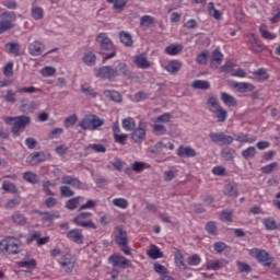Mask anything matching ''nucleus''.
I'll list each match as a JSON object with an SVG mask.
<instances>
[{
  "label": "nucleus",
  "mask_w": 280,
  "mask_h": 280,
  "mask_svg": "<svg viewBox=\"0 0 280 280\" xmlns=\"http://www.w3.org/2000/svg\"><path fill=\"white\" fill-rule=\"evenodd\" d=\"M4 121L9 126H12V121H13V127L11 129V132L14 135V137H19L22 130H25V128L30 126L32 118L30 116H15V117H7Z\"/></svg>",
  "instance_id": "nucleus-1"
},
{
  "label": "nucleus",
  "mask_w": 280,
  "mask_h": 280,
  "mask_svg": "<svg viewBox=\"0 0 280 280\" xmlns=\"http://www.w3.org/2000/svg\"><path fill=\"white\" fill-rule=\"evenodd\" d=\"M21 244L16 242V237L8 236L4 240L0 241V253L2 255H19Z\"/></svg>",
  "instance_id": "nucleus-2"
},
{
  "label": "nucleus",
  "mask_w": 280,
  "mask_h": 280,
  "mask_svg": "<svg viewBox=\"0 0 280 280\" xmlns=\"http://www.w3.org/2000/svg\"><path fill=\"white\" fill-rule=\"evenodd\" d=\"M14 21H16V13L14 11L0 13V36L14 30Z\"/></svg>",
  "instance_id": "nucleus-3"
},
{
  "label": "nucleus",
  "mask_w": 280,
  "mask_h": 280,
  "mask_svg": "<svg viewBox=\"0 0 280 280\" xmlns=\"http://www.w3.org/2000/svg\"><path fill=\"white\" fill-rule=\"evenodd\" d=\"M106 121L103 118L95 114H91L88 117L83 118L79 126L82 130H97V128H102Z\"/></svg>",
  "instance_id": "nucleus-4"
},
{
  "label": "nucleus",
  "mask_w": 280,
  "mask_h": 280,
  "mask_svg": "<svg viewBox=\"0 0 280 280\" xmlns=\"http://www.w3.org/2000/svg\"><path fill=\"white\" fill-rule=\"evenodd\" d=\"M249 255L255 257L260 264H264V266H267L268 268L271 266L275 268V265L272 264L273 258L266 252V249L253 248L249 250Z\"/></svg>",
  "instance_id": "nucleus-5"
},
{
  "label": "nucleus",
  "mask_w": 280,
  "mask_h": 280,
  "mask_svg": "<svg viewBox=\"0 0 280 280\" xmlns=\"http://www.w3.org/2000/svg\"><path fill=\"white\" fill-rule=\"evenodd\" d=\"M93 213L91 212H81L75 215L74 219H72L73 224H77V226H82V229H97V225L93 223V221H88L89 218H91Z\"/></svg>",
  "instance_id": "nucleus-6"
},
{
  "label": "nucleus",
  "mask_w": 280,
  "mask_h": 280,
  "mask_svg": "<svg viewBox=\"0 0 280 280\" xmlns=\"http://www.w3.org/2000/svg\"><path fill=\"white\" fill-rule=\"evenodd\" d=\"M209 138L212 143L221 147L231 145V143L234 141L232 136L224 135V132H210Z\"/></svg>",
  "instance_id": "nucleus-7"
},
{
  "label": "nucleus",
  "mask_w": 280,
  "mask_h": 280,
  "mask_svg": "<svg viewBox=\"0 0 280 280\" xmlns=\"http://www.w3.org/2000/svg\"><path fill=\"white\" fill-rule=\"evenodd\" d=\"M51 159V154L45 153L43 151L33 152L26 158V163L28 165H38V163H43L45 161H49Z\"/></svg>",
  "instance_id": "nucleus-8"
},
{
  "label": "nucleus",
  "mask_w": 280,
  "mask_h": 280,
  "mask_svg": "<svg viewBox=\"0 0 280 280\" xmlns=\"http://www.w3.org/2000/svg\"><path fill=\"white\" fill-rule=\"evenodd\" d=\"M114 78H127L128 80H132V72H130V68H128V63L118 61L117 66L113 68Z\"/></svg>",
  "instance_id": "nucleus-9"
},
{
  "label": "nucleus",
  "mask_w": 280,
  "mask_h": 280,
  "mask_svg": "<svg viewBox=\"0 0 280 280\" xmlns=\"http://www.w3.org/2000/svg\"><path fill=\"white\" fill-rule=\"evenodd\" d=\"M96 43L100 44L102 51H113V40L108 38V34L106 33H100L96 36Z\"/></svg>",
  "instance_id": "nucleus-10"
},
{
  "label": "nucleus",
  "mask_w": 280,
  "mask_h": 280,
  "mask_svg": "<svg viewBox=\"0 0 280 280\" xmlns=\"http://www.w3.org/2000/svg\"><path fill=\"white\" fill-rule=\"evenodd\" d=\"M109 261L113 264L115 268H122V269L132 268V262L126 259V257L124 256L112 255L109 257Z\"/></svg>",
  "instance_id": "nucleus-11"
},
{
  "label": "nucleus",
  "mask_w": 280,
  "mask_h": 280,
  "mask_svg": "<svg viewBox=\"0 0 280 280\" xmlns=\"http://www.w3.org/2000/svg\"><path fill=\"white\" fill-rule=\"evenodd\" d=\"M61 267L65 270V272H73V268H75V256L71 254L63 255Z\"/></svg>",
  "instance_id": "nucleus-12"
},
{
  "label": "nucleus",
  "mask_w": 280,
  "mask_h": 280,
  "mask_svg": "<svg viewBox=\"0 0 280 280\" xmlns=\"http://www.w3.org/2000/svg\"><path fill=\"white\" fill-rule=\"evenodd\" d=\"M115 242L118 246H126L128 244V232L121 226L115 229Z\"/></svg>",
  "instance_id": "nucleus-13"
},
{
  "label": "nucleus",
  "mask_w": 280,
  "mask_h": 280,
  "mask_svg": "<svg viewBox=\"0 0 280 280\" xmlns=\"http://www.w3.org/2000/svg\"><path fill=\"white\" fill-rule=\"evenodd\" d=\"M96 78H102L103 80H115V73L113 67L110 66H103L97 69Z\"/></svg>",
  "instance_id": "nucleus-14"
},
{
  "label": "nucleus",
  "mask_w": 280,
  "mask_h": 280,
  "mask_svg": "<svg viewBox=\"0 0 280 280\" xmlns=\"http://www.w3.org/2000/svg\"><path fill=\"white\" fill-rule=\"evenodd\" d=\"M45 51V44L38 39L28 44V54L31 56H40Z\"/></svg>",
  "instance_id": "nucleus-15"
},
{
  "label": "nucleus",
  "mask_w": 280,
  "mask_h": 280,
  "mask_svg": "<svg viewBox=\"0 0 280 280\" xmlns=\"http://www.w3.org/2000/svg\"><path fill=\"white\" fill-rule=\"evenodd\" d=\"M131 139L136 143H141L145 139V122H139V127L132 132Z\"/></svg>",
  "instance_id": "nucleus-16"
},
{
  "label": "nucleus",
  "mask_w": 280,
  "mask_h": 280,
  "mask_svg": "<svg viewBox=\"0 0 280 280\" xmlns=\"http://www.w3.org/2000/svg\"><path fill=\"white\" fill-rule=\"evenodd\" d=\"M67 237L70 242H74V244H84V234H82V230L73 229L67 233Z\"/></svg>",
  "instance_id": "nucleus-17"
},
{
  "label": "nucleus",
  "mask_w": 280,
  "mask_h": 280,
  "mask_svg": "<svg viewBox=\"0 0 280 280\" xmlns=\"http://www.w3.org/2000/svg\"><path fill=\"white\" fill-rule=\"evenodd\" d=\"M177 156H179V159H194L195 156H198V152L190 147L180 145L177 149Z\"/></svg>",
  "instance_id": "nucleus-18"
},
{
  "label": "nucleus",
  "mask_w": 280,
  "mask_h": 280,
  "mask_svg": "<svg viewBox=\"0 0 280 280\" xmlns=\"http://www.w3.org/2000/svg\"><path fill=\"white\" fill-rule=\"evenodd\" d=\"M31 16L35 21H43V19H45V11L43 10V8L33 3L31 8Z\"/></svg>",
  "instance_id": "nucleus-19"
},
{
  "label": "nucleus",
  "mask_w": 280,
  "mask_h": 280,
  "mask_svg": "<svg viewBox=\"0 0 280 280\" xmlns=\"http://www.w3.org/2000/svg\"><path fill=\"white\" fill-rule=\"evenodd\" d=\"M120 43L125 45V47H132L135 45V40H132V35L126 31H121L119 33Z\"/></svg>",
  "instance_id": "nucleus-20"
},
{
  "label": "nucleus",
  "mask_w": 280,
  "mask_h": 280,
  "mask_svg": "<svg viewBox=\"0 0 280 280\" xmlns=\"http://www.w3.org/2000/svg\"><path fill=\"white\" fill-rule=\"evenodd\" d=\"M234 89L238 91V93H250V91H255V85L252 83L241 82L235 83Z\"/></svg>",
  "instance_id": "nucleus-21"
},
{
  "label": "nucleus",
  "mask_w": 280,
  "mask_h": 280,
  "mask_svg": "<svg viewBox=\"0 0 280 280\" xmlns=\"http://www.w3.org/2000/svg\"><path fill=\"white\" fill-rule=\"evenodd\" d=\"M183 63L178 60H172L165 66V70L168 73H178V71L182 69Z\"/></svg>",
  "instance_id": "nucleus-22"
},
{
  "label": "nucleus",
  "mask_w": 280,
  "mask_h": 280,
  "mask_svg": "<svg viewBox=\"0 0 280 280\" xmlns=\"http://www.w3.org/2000/svg\"><path fill=\"white\" fill-rule=\"evenodd\" d=\"M135 63L137 67H139V69H150V67H152V63H150L148 58H145L143 55L136 56Z\"/></svg>",
  "instance_id": "nucleus-23"
},
{
  "label": "nucleus",
  "mask_w": 280,
  "mask_h": 280,
  "mask_svg": "<svg viewBox=\"0 0 280 280\" xmlns=\"http://www.w3.org/2000/svg\"><path fill=\"white\" fill-rule=\"evenodd\" d=\"M223 194L229 198H237V184H226Z\"/></svg>",
  "instance_id": "nucleus-24"
},
{
  "label": "nucleus",
  "mask_w": 280,
  "mask_h": 280,
  "mask_svg": "<svg viewBox=\"0 0 280 280\" xmlns=\"http://www.w3.org/2000/svg\"><path fill=\"white\" fill-rule=\"evenodd\" d=\"M207 106H208V110H210V113H213V112L218 110V108L221 107L220 102L213 95L208 96Z\"/></svg>",
  "instance_id": "nucleus-25"
},
{
  "label": "nucleus",
  "mask_w": 280,
  "mask_h": 280,
  "mask_svg": "<svg viewBox=\"0 0 280 280\" xmlns=\"http://www.w3.org/2000/svg\"><path fill=\"white\" fill-rule=\"evenodd\" d=\"M42 215V221L43 222H48L49 224H51V222H54L55 220H57L58 218H60V214L50 211V212H38Z\"/></svg>",
  "instance_id": "nucleus-26"
},
{
  "label": "nucleus",
  "mask_w": 280,
  "mask_h": 280,
  "mask_svg": "<svg viewBox=\"0 0 280 280\" xmlns=\"http://www.w3.org/2000/svg\"><path fill=\"white\" fill-rule=\"evenodd\" d=\"M249 44L252 45L254 51H256L257 54H261V51H264V45L259 43V39L255 37V34L249 35Z\"/></svg>",
  "instance_id": "nucleus-27"
},
{
  "label": "nucleus",
  "mask_w": 280,
  "mask_h": 280,
  "mask_svg": "<svg viewBox=\"0 0 280 280\" xmlns=\"http://www.w3.org/2000/svg\"><path fill=\"white\" fill-rule=\"evenodd\" d=\"M221 101L223 104H225V106H237V100L226 92L221 93Z\"/></svg>",
  "instance_id": "nucleus-28"
},
{
  "label": "nucleus",
  "mask_w": 280,
  "mask_h": 280,
  "mask_svg": "<svg viewBox=\"0 0 280 280\" xmlns=\"http://www.w3.org/2000/svg\"><path fill=\"white\" fill-rule=\"evenodd\" d=\"M212 113H213V115H215L219 124H224L226 121L229 112H226V109H224L222 106L218 109H214V112H212Z\"/></svg>",
  "instance_id": "nucleus-29"
},
{
  "label": "nucleus",
  "mask_w": 280,
  "mask_h": 280,
  "mask_svg": "<svg viewBox=\"0 0 280 280\" xmlns=\"http://www.w3.org/2000/svg\"><path fill=\"white\" fill-rule=\"evenodd\" d=\"M122 128L127 132H132V130H135V128H137V122L135 121V118L128 117V118L122 119Z\"/></svg>",
  "instance_id": "nucleus-30"
},
{
  "label": "nucleus",
  "mask_w": 280,
  "mask_h": 280,
  "mask_svg": "<svg viewBox=\"0 0 280 280\" xmlns=\"http://www.w3.org/2000/svg\"><path fill=\"white\" fill-rule=\"evenodd\" d=\"M5 49L9 54H14L15 56H21V45L16 42H10L5 44Z\"/></svg>",
  "instance_id": "nucleus-31"
},
{
  "label": "nucleus",
  "mask_w": 280,
  "mask_h": 280,
  "mask_svg": "<svg viewBox=\"0 0 280 280\" xmlns=\"http://www.w3.org/2000/svg\"><path fill=\"white\" fill-rule=\"evenodd\" d=\"M103 94L105 95V97H109V100H112V102H121V94L117 91L114 90H105L103 92Z\"/></svg>",
  "instance_id": "nucleus-32"
},
{
  "label": "nucleus",
  "mask_w": 280,
  "mask_h": 280,
  "mask_svg": "<svg viewBox=\"0 0 280 280\" xmlns=\"http://www.w3.org/2000/svg\"><path fill=\"white\" fill-rule=\"evenodd\" d=\"M62 184L63 185H71L72 187H80V185H82V182H80V179L75 178V177H71L69 175H65L62 178Z\"/></svg>",
  "instance_id": "nucleus-33"
},
{
  "label": "nucleus",
  "mask_w": 280,
  "mask_h": 280,
  "mask_svg": "<svg viewBox=\"0 0 280 280\" xmlns=\"http://www.w3.org/2000/svg\"><path fill=\"white\" fill-rule=\"evenodd\" d=\"M191 86L192 89H198L200 91H208V89H211V83L205 80H196L192 82Z\"/></svg>",
  "instance_id": "nucleus-34"
},
{
  "label": "nucleus",
  "mask_w": 280,
  "mask_h": 280,
  "mask_svg": "<svg viewBox=\"0 0 280 280\" xmlns=\"http://www.w3.org/2000/svg\"><path fill=\"white\" fill-rule=\"evenodd\" d=\"M84 65H88V67H93L95 62L97 61V56L93 52H85L82 58Z\"/></svg>",
  "instance_id": "nucleus-35"
},
{
  "label": "nucleus",
  "mask_w": 280,
  "mask_h": 280,
  "mask_svg": "<svg viewBox=\"0 0 280 280\" xmlns=\"http://www.w3.org/2000/svg\"><path fill=\"white\" fill-rule=\"evenodd\" d=\"M267 27L268 26H266V24H261L259 26V32H260L261 38H265L266 40H275V38H277V36H275V34L270 33Z\"/></svg>",
  "instance_id": "nucleus-36"
},
{
  "label": "nucleus",
  "mask_w": 280,
  "mask_h": 280,
  "mask_svg": "<svg viewBox=\"0 0 280 280\" xmlns=\"http://www.w3.org/2000/svg\"><path fill=\"white\" fill-rule=\"evenodd\" d=\"M107 3H114L113 9L117 12H122L124 8H126V3H128V0H107Z\"/></svg>",
  "instance_id": "nucleus-37"
},
{
  "label": "nucleus",
  "mask_w": 280,
  "mask_h": 280,
  "mask_svg": "<svg viewBox=\"0 0 280 280\" xmlns=\"http://www.w3.org/2000/svg\"><path fill=\"white\" fill-rule=\"evenodd\" d=\"M154 23H156V20L151 15H143L140 18V27H150L151 25H154Z\"/></svg>",
  "instance_id": "nucleus-38"
},
{
  "label": "nucleus",
  "mask_w": 280,
  "mask_h": 280,
  "mask_svg": "<svg viewBox=\"0 0 280 280\" xmlns=\"http://www.w3.org/2000/svg\"><path fill=\"white\" fill-rule=\"evenodd\" d=\"M224 60V55H222V52L220 51V49H215L213 50L212 52V56H211V62L212 65H222V61Z\"/></svg>",
  "instance_id": "nucleus-39"
},
{
  "label": "nucleus",
  "mask_w": 280,
  "mask_h": 280,
  "mask_svg": "<svg viewBox=\"0 0 280 280\" xmlns=\"http://www.w3.org/2000/svg\"><path fill=\"white\" fill-rule=\"evenodd\" d=\"M172 121V114L164 113L153 119V124H170Z\"/></svg>",
  "instance_id": "nucleus-40"
},
{
  "label": "nucleus",
  "mask_w": 280,
  "mask_h": 280,
  "mask_svg": "<svg viewBox=\"0 0 280 280\" xmlns=\"http://www.w3.org/2000/svg\"><path fill=\"white\" fill-rule=\"evenodd\" d=\"M23 179L26 180V183H31V185H36V183H38V175L34 172H25L23 174Z\"/></svg>",
  "instance_id": "nucleus-41"
},
{
  "label": "nucleus",
  "mask_w": 280,
  "mask_h": 280,
  "mask_svg": "<svg viewBox=\"0 0 280 280\" xmlns=\"http://www.w3.org/2000/svg\"><path fill=\"white\" fill-rule=\"evenodd\" d=\"M221 156L224 161H233V159H235V150L225 148L221 151Z\"/></svg>",
  "instance_id": "nucleus-42"
},
{
  "label": "nucleus",
  "mask_w": 280,
  "mask_h": 280,
  "mask_svg": "<svg viewBox=\"0 0 280 280\" xmlns=\"http://www.w3.org/2000/svg\"><path fill=\"white\" fill-rule=\"evenodd\" d=\"M175 264L180 270H187V265H185L183 253L178 250L175 253Z\"/></svg>",
  "instance_id": "nucleus-43"
},
{
  "label": "nucleus",
  "mask_w": 280,
  "mask_h": 280,
  "mask_svg": "<svg viewBox=\"0 0 280 280\" xmlns=\"http://www.w3.org/2000/svg\"><path fill=\"white\" fill-rule=\"evenodd\" d=\"M148 255L149 257H151V259H161V257H163V253L159 247H156V245L151 246V249L148 252Z\"/></svg>",
  "instance_id": "nucleus-44"
},
{
  "label": "nucleus",
  "mask_w": 280,
  "mask_h": 280,
  "mask_svg": "<svg viewBox=\"0 0 280 280\" xmlns=\"http://www.w3.org/2000/svg\"><path fill=\"white\" fill-rule=\"evenodd\" d=\"M254 75H255L256 80H258V81H265L270 78V74H268V71H266V69H264V68H259L258 70H256L254 72Z\"/></svg>",
  "instance_id": "nucleus-45"
},
{
  "label": "nucleus",
  "mask_w": 280,
  "mask_h": 280,
  "mask_svg": "<svg viewBox=\"0 0 280 280\" xmlns=\"http://www.w3.org/2000/svg\"><path fill=\"white\" fill-rule=\"evenodd\" d=\"M3 191H8L9 194H19V188L14 183L3 182L2 184Z\"/></svg>",
  "instance_id": "nucleus-46"
},
{
  "label": "nucleus",
  "mask_w": 280,
  "mask_h": 280,
  "mask_svg": "<svg viewBox=\"0 0 280 280\" xmlns=\"http://www.w3.org/2000/svg\"><path fill=\"white\" fill-rule=\"evenodd\" d=\"M11 220L18 226H25L27 224V219L23 214H14L11 217Z\"/></svg>",
  "instance_id": "nucleus-47"
},
{
  "label": "nucleus",
  "mask_w": 280,
  "mask_h": 280,
  "mask_svg": "<svg viewBox=\"0 0 280 280\" xmlns=\"http://www.w3.org/2000/svg\"><path fill=\"white\" fill-rule=\"evenodd\" d=\"M166 148H167V144L163 142H158L155 145L149 148V152L151 154H161V152H163V150H165Z\"/></svg>",
  "instance_id": "nucleus-48"
},
{
  "label": "nucleus",
  "mask_w": 280,
  "mask_h": 280,
  "mask_svg": "<svg viewBox=\"0 0 280 280\" xmlns=\"http://www.w3.org/2000/svg\"><path fill=\"white\" fill-rule=\"evenodd\" d=\"M262 224L267 231H276L277 229V221L272 218L264 219Z\"/></svg>",
  "instance_id": "nucleus-49"
},
{
  "label": "nucleus",
  "mask_w": 280,
  "mask_h": 280,
  "mask_svg": "<svg viewBox=\"0 0 280 280\" xmlns=\"http://www.w3.org/2000/svg\"><path fill=\"white\" fill-rule=\"evenodd\" d=\"M236 141H238L240 143H255V141H257V138L248 137V135L246 133H241L236 136Z\"/></svg>",
  "instance_id": "nucleus-50"
},
{
  "label": "nucleus",
  "mask_w": 280,
  "mask_h": 280,
  "mask_svg": "<svg viewBox=\"0 0 280 280\" xmlns=\"http://www.w3.org/2000/svg\"><path fill=\"white\" fill-rule=\"evenodd\" d=\"M153 132L158 137H163V135H167V128L165 127V125H161L158 122L153 125Z\"/></svg>",
  "instance_id": "nucleus-51"
},
{
  "label": "nucleus",
  "mask_w": 280,
  "mask_h": 280,
  "mask_svg": "<svg viewBox=\"0 0 280 280\" xmlns=\"http://www.w3.org/2000/svg\"><path fill=\"white\" fill-rule=\"evenodd\" d=\"M206 231L209 235H218V225L215 224L214 221H209L207 224H206Z\"/></svg>",
  "instance_id": "nucleus-52"
},
{
  "label": "nucleus",
  "mask_w": 280,
  "mask_h": 280,
  "mask_svg": "<svg viewBox=\"0 0 280 280\" xmlns=\"http://www.w3.org/2000/svg\"><path fill=\"white\" fill-rule=\"evenodd\" d=\"M112 205L118 209H128V201L125 198H115L113 199Z\"/></svg>",
  "instance_id": "nucleus-53"
},
{
  "label": "nucleus",
  "mask_w": 280,
  "mask_h": 280,
  "mask_svg": "<svg viewBox=\"0 0 280 280\" xmlns=\"http://www.w3.org/2000/svg\"><path fill=\"white\" fill-rule=\"evenodd\" d=\"M82 197H75L72 199H69L66 203V208L69 209V211H74V209H78V205H80V199Z\"/></svg>",
  "instance_id": "nucleus-54"
},
{
  "label": "nucleus",
  "mask_w": 280,
  "mask_h": 280,
  "mask_svg": "<svg viewBox=\"0 0 280 280\" xmlns=\"http://www.w3.org/2000/svg\"><path fill=\"white\" fill-rule=\"evenodd\" d=\"M179 51H183V46L171 45L165 48V52L168 54V56H178Z\"/></svg>",
  "instance_id": "nucleus-55"
},
{
  "label": "nucleus",
  "mask_w": 280,
  "mask_h": 280,
  "mask_svg": "<svg viewBox=\"0 0 280 280\" xmlns=\"http://www.w3.org/2000/svg\"><path fill=\"white\" fill-rule=\"evenodd\" d=\"M21 205V197L18 196L13 199H9L7 203L4 205L5 209H15V207H19Z\"/></svg>",
  "instance_id": "nucleus-56"
},
{
  "label": "nucleus",
  "mask_w": 280,
  "mask_h": 280,
  "mask_svg": "<svg viewBox=\"0 0 280 280\" xmlns=\"http://www.w3.org/2000/svg\"><path fill=\"white\" fill-rule=\"evenodd\" d=\"M18 266L20 268H28V269L36 268V259L19 261Z\"/></svg>",
  "instance_id": "nucleus-57"
},
{
  "label": "nucleus",
  "mask_w": 280,
  "mask_h": 280,
  "mask_svg": "<svg viewBox=\"0 0 280 280\" xmlns=\"http://www.w3.org/2000/svg\"><path fill=\"white\" fill-rule=\"evenodd\" d=\"M255 154H257V149L255 147H249L242 152V156L246 160L253 159Z\"/></svg>",
  "instance_id": "nucleus-58"
},
{
  "label": "nucleus",
  "mask_w": 280,
  "mask_h": 280,
  "mask_svg": "<svg viewBox=\"0 0 280 280\" xmlns=\"http://www.w3.org/2000/svg\"><path fill=\"white\" fill-rule=\"evenodd\" d=\"M277 167H279V163L273 162L271 164L262 166L260 168V172H262V174H272V172H275V170H277Z\"/></svg>",
  "instance_id": "nucleus-59"
},
{
  "label": "nucleus",
  "mask_w": 280,
  "mask_h": 280,
  "mask_svg": "<svg viewBox=\"0 0 280 280\" xmlns=\"http://www.w3.org/2000/svg\"><path fill=\"white\" fill-rule=\"evenodd\" d=\"M208 12H209L210 16H213V19L218 20L221 16L220 11H218V9H215V4H213V2L208 3Z\"/></svg>",
  "instance_id": "nucleus-60"
},
{
  "label": "nucleus",
  "mask_w": 280,
  "mask_h": 280,
  "mask_svg": "<svg viewBox=\"0 0 280 280\" xmlns=\"http://www.w3.org/2000/svg\"><path fill=\"white\" fill-rule=\"evenodd\" d=\"M85 150H94V152L104 154L106 147L104 144H89L85 147Z\"/></svg>",
  "instance_id": "nucleus-61"
},
{
  "label": "nucleus",
  "mask_w": 280,
  "mask_h": 280,
  "mask_svg": "<svg viewBox=\"0 0 280 280\" xmlns=\"http://www.w3.org/2000/svg\"><path fill=\"white\" fill-rule=\"evenodd\" d=\"M3 98L9 103V104H14L16 102V92L12 90H8Z\"/></svg>",
  "instance_id": "nucleus-62"
},
{
  "label": "nucleus",
  "mask_w": 280,
  "mask_h": 280,
  "mask_svg": "<svg viewBox=\"0 0 280 280\" xmlns=\"http://www.w3.org/2000/svg\"><path fill=\"white\" fill-rule=\"evenodd\" d=\"M75 124H78L77 115H71L65 119V128H72V126H75Z\"/></svg>",
  "instance_id": "nucleus-63"
},
{
  "label": "nucleus",
  "mask_w": 280,
  "mask_h": 280,
  "mask_svg": "<svg viewBox=\"0 0 280 280\" xmlns=\"http://www.w3.org/2000/svg\"><path fill=\"white\" fill-rule=\"evenodd\" d=\"M18 93H42V90L35 86L20 88L18 89Z\"/></svg>",
  "instance_id": "nucleus-64"
}]
</instances>
